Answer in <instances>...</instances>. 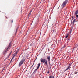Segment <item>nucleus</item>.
<instances>
[{"instance_id":"nucleus-1","label":"nucleus","mask_w":78,"mask_h":78,"mask_svg":"<svg viewBox=\"0 0 78 78\" xmlns=\"http://www.w3.org/2000/svg\"><path fill=\"white\" fill-rule=\"evenodd\" d=\"M25 57H23V58H22V59L21 60L20 62L19 63V66L20 67L23 64V63L25 62Z\"/></svg>"},{"instance_id":"nucleus-2","label":"nucleus","mask_w":78,"mask_h":78,"mask_svg":"<svg viewBox=\"0 0 78 78\" xmlns=\"http://www.w3.org/2000/svg\"><path fill=\"white\" fill-rule=\"evenodd\" d=\"M40 61L41 62L44 63V62L45 65H46V66H48V64H47V60H46L45 59L41 58L40 59Z\"/></svg>"},{"instance_id":"nucleus-3","label":"nucleus","mask_w":78,"mask_h":78,"mask_svg":"<svg viewBox=\"0 0 78 78\" xmlns=\"http://www.w3.org/2000/svg\"><path fill=\"white\" fill-rule=\"evenodd\" d=\"M68 2V0H66L61 5V6L62 8H63L66 5L67 3Z\"/></svg>"},{"instance_id":"nucleus-4","label":"nucleus","mask_w":78,"mask_h":78,"mask_svg":"<svg viewBox=\"0 0 78 78\" xmlns=\"http://www.w3.org/2000/svg\"><path fill=\"white\" fill-rule=\"evenodd\" d=\"M40 65H41V63H39L38 64V65L37 68L36 69H35V70L34 71L32 75H34V74H35L36 72H37V70L39 69V68L40 67Z\"/></svg>"},{"instance_id":"nucleus-5","label":"nucleus","mask_w":78,"mask_h":78,"mask_svg":"<svg viewBox=\"0 0 78 78\" xmlns=\"http://www.w3.org/2000/svg\"><path fill=\"white\" fill-rule=\"evenodd\" d=\"M11 44V42H10L9 43V45L8 46V47H7V49L6 50H4L3 51V53L4 54H5V53H6V52H7V51H8V48H9V47H10Z\"/></svg>"},{"instance_id":"nucleus-6","label":"nucleus","mask_w":78,"mask_h":78,"mask_svg":"<svg viewBox=\"0 0 78 78\" xmlns=\"http://www.w3.org/2000/svg\"><path fill=\"white\" fill-rule=\"evenodd\" d=\"M75 15H76V20H78V10H77L74 13Z\"/></svg>"},{"instance_id":"nucleus-7","label":"nucleus","mask_w":78,"mask_h":78,"mask_svg":"<svg viewBox=\"0 0 78 78\" xmlns=\"http://www.w3.org/2000/svg\"><path fill=\"white\" fill-rule=\"evenodd\" d=\"M18 29H19V27H18L17 28H15L14 30L15 35H16V34H17V30H18Z\"/></svg>"},{"instance_id":"nucleus-8","label":"nucleus","mask_w":78,"mask_h":78,"mask_svg":"<svg viewBox=\"0 0 78 78\" xmlns=\"http://www.w3.org/2000/svg\"><path fill=\"white\" fill-rule=\"evenodd\" d=\"M72 20H73V21H74V22H78V21H76V20L75 21V16H74V17L72 16Z\"/></svg>"},{"instance_id":"nucleus-9","label":"nucleus","mask_w":78,"mask_h":78,"mask_svg":"<svg viewBox=\"0 0 78 78\" xmlns=\"http://www.w3.org/2000/svg\"><path fill=\"white\" fill-rule=\"evenodd\" d=\"M37 20V23H38V22H39V16H38L36 18Z\"/></svg>"},{"instance_id":"nucleus-10","label":"nucleus","mask_w":78,"mask_h":78,"mask_svg":"<svg viewBox=\"0 0 78 78\" xmlns=\"http://www.w3.org/2000/svg\"><path fill=\"white\" fill-rule=\"evenodd\" d=\"M47 59L48 62H50V56H48Z\"/></svg>"},{"instance_id":"nucleus-11","label":"nucleus","mask_w":78,"mask_h":78,"mask_svg":"<svg viewBox=\"0 0 78 78\" xmlns=\"http://www.w3.org/2000/svg\"><path fill=\"white\" fill-rule=\"evenodd\" d=\"M32 12V10H31L30 12L29 13V14L28 15V17H29L30 16H31V12Z\"/></svg>"},{"instance_id":"nucleus-12","label":"nucleus","mask_w":78,"mask_h":78,"mask_svg":"<svg viewBox=\"0 0 78 78\" xmlns=\"http://www.w3.org/2000/svg\"><path fill=\"white\" fill-rule=\"evenodd\" d=\"M69 68H70V67H69V66H68L67 68L65 69V71H67V70H69Z\"/></svg>"},{"instance_id":"nucleus-13","label":"nucleus","mask_w":78,"mask_h":78,"mask_svg":"<svg viewBox=\"0 0 78 78\" xmlns=\"http://www.w3.org/2000/svg\"><path fill=\"white\" fill-rule=\"evenodd\" d=\"M69 68H70V67H69V66H68L67 68L65 69V71H67V70H69Z\"/></svg>"},{"instance_id":"nucleus-14","label":"nucleus","mask_w":78,"mask_h":78,"mask_svg":"<svg viewBox=\"0 0 78 78\" xmlns=\"http://www.w3.org/2000/svg\"><path fill=\"white\" fill-rule=\"evenodd\" d=\"M75 22H76V21H75V20H74V21H73V23L72 24L73 27V26H74V23H75Z\"/></svg>"},{"instance_id":"nucleus-15","label":"nucleus","mask_w":78,"mask_h":78,"mask_svg":"<svg viewBox=\"0 0 78 78\" xmlns=\"http://www.w3.org/2000/svg\"><path fill=\"white\" fill-rule=\"evenodd\" d=\"M72 63H70L69 65L68 66V67H70V66L72 65Z\"/></svg>"},{"instance_id":"nucleus-16","label":"nucleus","mask_w":78,"mask_h":78,"mask_svg":"<svg viewBox=\"0 0 78 78\" xmlns=\"http://www.w3.org/2000/svg\"><path fill=\"white\" fill-rule=\"evenodd\" d=\"M55 31V29H53V30L51 31V32L52 33V34L53 33H54Z\"/></svg>"},{"instance_id":"nucleus-17","label":"nucleus","mask_w":78,"mask_h":78,"mask_svg":"<svg viewBox=\"0 0 78 78\" xmlns=\"http://www.w3.org/2000/svg\"><path fill=\"white\" fill-rule=\"evenodd\" d=\"M68 34H67L66 35L65 38L67 39L68 37Z\"/></svg>"},{"instance_id":"nucleus-18","label":"nucleus","mask_w":78,"mask_h":78,"mask_svg":"<svg viewBox=\"0 0 78 78\" xmlns=\"http://www.w3.org/2000/svg\"><path fill=\"white\" fill-rule=\"evenodd\" d=\"M64 46L62 47L61 48V50H62V49H63V48H64Z\"/></svg>"},{"instance_id":"nucleus-19","label":"nucleus","mask_w":78,"mask_h":78,"mask_svg":"<svg viewBox=\"0 0 78 78\" xmlns=\"http://www.w3.org/2000/svg\"><path fill=\"white\" fill-rule=\"evenodd\" d=\"M30 46H32V45H33V43H31L30 44Z\"/></svg>"},{"instance_id":"nucleus-20","label":"nucleus","mask_w":78,"mask_h":78,"mask_svg":"<svg viewBox=\"0 0 78 78\" xmlns=\"http://www.w3.org/2000/svg\"><path fill=\"white\" fill-rule=\"evenodd\" d=\"M78 73V72H74V75H75V74H77Z\"/></svg>"},{"instance_id":"nucleus-21","label":"nucleus","mask_w":78,"mask_h":78,"mask_svg":"<svg viewBox=\"0 0 78 78\" xmlns=\"http://www.w3.org/2000/svg\"><path fill=\"white\" fill-rule=\"evenodd\" d=\"M11 22L12 23L13 22V20H12L11 21Z\"/></svg>"},{"instance_id":"nucleus-22","label":"nucleus","mask_w":78,"mask_h":78,"mask_svg":"<svg viewBox=\"0 0 78 78\" xmlns=\"http://www.w3.org/2000/svg\"><path fill=\"white\" fill-rule=\"evenodd\" d=\"M34 63L33 64V65H32V66H31V68H30V69L32 68L33 67V65H34Z\"/></svg>"},{"instance_id":"nucleus-23","label":"nucleus","mask_w":78,"mask_h":78,"mask_svg":"<svg viewBox=\"0 0 78 78\" xmlns=\"http://www.w3.org/2000/svg\"><path fill=\"white\" fill-rule=\"evenodd\" d=\"M49 78H52V76H49Z\"/></svg>"},{"instance_id":"nucleus-24","label":"nucleus","mask_w":78,"mask_h":78,"mask_svg":"<svg viewBox=\"0 0 78 78\" xmlns=\"http://www.w3.org/2000/svg\"><path fill=\"white\" fill-rule=\"evenodd\" d=\"M17 52H16V54L15 55H17Z\"/></svg>"},{"instance_id":"nucleus-25","label":"nucleus","mask_w":78,"mask_h":78,"mask_svg":"<svg viewBox=\"0 0 78 78\" xmlns=\"http://www.w3.org/2000/svg\"><path fill=\"white\" fill-rule=\"evenodd\" d=\"M49 66H51V64H50V61L49 62Z\"/></svg>"},{"instance_id":"nucleus-26","label":"nucleus","mask_w":78,"mask_h":78,"mask_svg":"<svg viewBox=\"0 0 78 78\" xmlns=\"http://www.w3.org/2000/svg\"><path fill=\"white\" fill-rule=\"evenodd\" d=\"M19 51V49H18V50H17V52H18V51Z\"/></svg>"},{"instance_id":"nucleus-27","label":"nucleus","mask_w":78,"mask_h":78,"mask_svg":"<svg viewBox=\"0 0 78 78\" xmlns=\"http://www.w3.org/2000/svg\"><path fill=\"white\" fill-rule=\"evenodd\" d=\"M9 56H7V57H6V59H8V58H9Z\"/></svg>"},{"instance_id":"nucleus-28","label":"nucleus","mask_w":78,"mask_h":78,"mask_svg":"<svg viewBox=\"0 0 78 78\" xmlns=\"http://www.w3.org/2000/svg\"><path fill=\"white\" fill-rule=\"evenodd\" d=\"M47 73H48H48H49V71H48L47 72Z\"/></svg>"},{"instance_id":"nucleus-29","label":"nucleus","mask_w":78,"mask_h":78,"mask_svg":"<svg viewBox=\"0 0 78 78\" xmlns=\"http://www.w3.org/2000/svg\"><path fill=\"white\" fill-rule=\"evenodd\" d=\"M72 53H73V49L72 50Z\"/></svg>"},{"instance_id":"nucleus-30","label":"nucleus","mask_w":78,"mask_h":78,"mask_svg":"<svg viewBox=\"0 0 78 78\" xmlns=\"http://www.w3.org/2000/svg\"><path fill=\"white\" fill-rule=\"evenodd\" d=\"M71 24H73V22H72V21H71Z\"/></svg>"},{"instance_id":"nucleus-31","label":"nucleus","mask_w":78,"mask_h":78,"mask_svg":"<svg viewBox=\"0 0 78 78\" xmlns=\"http://www.w3.org/2000/svg\"><path fill=\"white\" fill-rule=\"evenodd\" d=\"M8 56H9V57L10 56V54H9V55Z\"/></svg>"},{"instance_id":"nucleus-32","label":"nucleus","mask_w":78,"mask_h":78,"mask_svg":"<svg viewBox=\"0 0 78 78\" xmlns=\"http://www.w3.org/2000/svg\"><path fill=\"white\" fill-rule=\"evenodd\" d=\"M15 56H16V55L14 54V55L13 56V57H14H14H15Z\"/></svg>"},{"instance_id":"nucleus-33","label":"nucleus","mask_w":78,"mask_h":78,"mask_svg":"<svg viewBox=\"0 0 78 78\" xmlns=\"http://www.w3.org/2000/svg\"><path fill=\"white\" fill-rule=\"evenodd\" d=\"M12 59H12V58L11 59V61H10V62H11L12 61Z\"/></svg>"},{"instance_id":"nucleus-34","label":"nucleus","mask_w":78,"mask_h":78,"mask_svg":"<svg viewBox=\"0 0 78 78\" xmlns=\"http://www.w3.org/2000/svg\"><path fill=\"white\" fill-rule=\"evenodd\" d=\"M11 54V52L9 54L10 55Z\"/></svg>"},{"instance_id":"nucleus-35","label":"nucleus","mask_w":78,"mask_h":78,"mask_svg":"<svg viewBox=\"0 0 78 78\" xmlns=\"http://www.w3.org/2000/svg\"><path fill=\"white\" fill-rule=\"evenodd\" d=\"M13 58H14V57H12V59H13Z\"/></svg>"},{"instance_id":"nucleus-36","label":"nucleus","mask_w":78,"mask_h":78,"mask_svg":"<svg viewBox=\"0 0 78 78\" xmlns=\"http://www.w3.org/2000/svg\"><path fill=\"white\" fill-rule=\"evenodd\" d=\"M52 78H54V76H52Z\"/></svg>"},{"instance_id":"nucleus-37","label":"nucleus","mask_w":78,"mask_h":78,"mask_svg":"<svg viewBox=\"0 0 78 78\" xmlns=\"http://www.w3.org/2000/svg\"><path fill=\"white\" fill-rule=\"evenodd\" d=\"M3 70H4V68L2 69V71H3Z\"/></svg>"},{"instance_id":"nucleus-38","label":"nucleus","mask_w":78,"mask_h":78,"mask_svg":"<svg viewBox=\"0 0 78 78\" xmlns=\"http://www.w3.org/2000/svg\"><path fill=\"white\" fill-rule=\"evenodd\" d=\"M70 31V32H71H71H72V30H71Z\"/></svg>"},{"instance_id":"nucleus-39","label":"nucleus","mask_w":78,"mask_h":78,"mask_svg":"<svg viewBox=\"0 0 78 78\" xmlns=\"http://www.w3.org/2000/svg\"><path fill=\"white\" fill-rule=\"evenodd\" d=\"M19 59V58H18V59Z\"/></svg>"},{"instance_id":"nucleus-40","label":"nucleus","mask_w":78,"mask_h":78,"mask_svg":"<svg viewBox=\"0 0 78 78\" xmlns=\"http://www.w3.org/2000/svg\"><path fill=\"white\" fill-rule=\"evenodd\" d=\"M18 60H19V59H18V60H17V61H18Z\"/></svg>"}]
</instances>
